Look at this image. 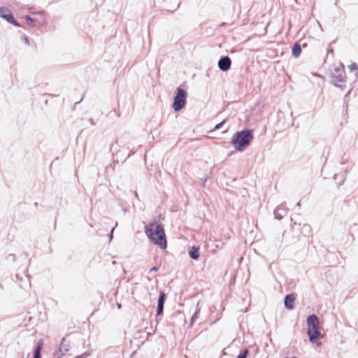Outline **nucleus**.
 <instances>
[{
    "label": "nucleus",
    "instance_id": "13",
    "mask_svg": "<svg viewBox=\"0 0 358 358\" xmlns=\"http://www.w3.org/2000/svg\"><path fill=\"white\" fill-rule=\"evenodd\" d=\"M43 341L42 339L38 340L34 347L33 351V358H42L41 350L43 349Z\"/></svg>",
    "mask_w": 358,
    "mask_h": 358
},
{
    "label": "nucleus",
    "instance_id": "28",
    "mask_svg": "<svg viewBox=\"0 0 358 358\" xmlns=\"http://www.w3.org/2000/svg\"><path fill=\"white\" fill-rule=\"evenodd\" d=\"M158 270H159V267L157 266H155L150 269L149 273L157 271Z\"/></svg>",
    "mask_w": 358,
    "mask_h": 358
},
{
    "label": "nucleus",
    "instance_id": "29",
    "mask_svg": "<svg viewBox=\"0 0 358 358\" xmlns=\"http://www.w3.org/2000/svg\"><path fill=\"white\" fill-rule=\"evenodd\" d=\"M41 15H43V16H45V15H44V11H43V12H38V13H36V15H37L38 17H35L34 19H38V20H40L41 19Z\"/></svg>",
    "mask_w": 358,
    "mask_h": 358
},
{
    "label": "nucleus",
    "instance_id": "16",
    "mask_svg": "<svg viewBox=\"0 0 358 358\" xmlns=\"http://www.w3.org/2000/svg\"><path fill=\"white\" fill-rule=\"evenodd\" d=\"M250 351L248 348L242 349L239 354L238 355L236 358H247V357L249 355Z\"/></svg>",
    "mask_w": 358,
    "mask_h": 358
},
{
    "label": "nucleus",
    "instance_id": "7",
    "mask_svg": "<svg viewBox=\"0 0 358 358\" xmlns=\"http://www.w3.org/2000/svg\"><path fill=\"white\" fill-rule=\"evenodd\" d=\"M231 59L228 55L222 56L217 62V67L222 72L228 71L231 66Z\"/></svg>",
    "mask_w": 358,
    "mask_h": 358
},
{
    "label": "nucleus",
    "instance_id": "4",
    "mask_svg": "<svg viewBox=\"0 0 358 358\" xmlns=\"http://www.w3.org/2000/svg\"><path fill=\"white\" fill-rule=\"evenodd\" d=\"M187 98V91L181 87H177L171 106L175 112L180 111L185 106Z\"/></svg>",
    "mask_w": 358,
    "mask_h": 358
},
{
    "label": "nucleus",
    "instance_id": "31",
    "mask_svg": "<svg viewBox=\"0 0 358 358\" xmlns=\"http://www.w3.org/2000/svg\"><path fill=\"white\" fill-rule=\"evenodd\" d=\"M122 210H123V212H124V213H127V212L128 211V210H127V208L126 207H123V208H122Z\"/></svg>",
    "mask_w": 358,
    "mask_h": 358
},
{
    "label": "nucleus",
    "instance_id": "26",
    "mask_svg": "<svg viewBox=\"0 0 358 358\" xmlns=\"http://www.w3.org/2000/svg\"><path fill=\"white\" fill-rule=\"evenodd\" d=\"M116 145L115 144H113L111 146H110V152L114 155L115 152H116Z\"/></svg>",
    "mask_w": 358,
    "mask_h": 358
},
{
    "label": "nucleus",
    "instance_id": "25",
    "mask_svg": "<svg viewBox=\"0 0 358 358\" xmlns=\"http://www.w3.org/2000/svg\"><path fill=\"white\" fill-rule=\"evenodd\" d=\"M117 222H116L115 226L111 229L110 234H108L109 238H110L109 241H110L112 240V238H113V231L115 230V228L117 227Z\"/></svg>",
    "mask_w": 358,
    "mask_h": 358
},
{
    "label": "nucleus",
    "instance_id": "32",
    "mask_svg": "<svg viewBox=\"0 0 358 358\" xmlns=\"http://www.w3.org/2000/svg\"><path fill=\"white\" fill-rule=\"evenodd\" d=\"M9 256H11V257H12V259H13V261H15V255H12V254H10Z\"/></svg>",
    "mask_w": 358,
    "mask_h": 358
},
{
    "label": "nucleus",
    "instance_id": "2",
    "mask_svg": "<svg viewBox=\"0 0 358 358\" xmlns=\"http://www.w3.org/2000/svg\"><path fill=\"white\" fill-rule=\"evenodd\" d=\"M254 139V130L252 129H244L236 131L231 139V143L236 150L243 152L250 145Z\"/></svg>",
    "mask_w": 358,
    "mask_h": 358
},
{
    "label": "nucleus",
    "instance_id": "6",
    "mask_svg": "<svg viewBox=\"0 0 358 358\" xmlns=\"http://www.w3.org/2000/svg\"><path fill=\"white\" fill-rule=\"evenodd\" d=\"M332 82L345 83V66L341 63L339 66L334 68V71L331 75Z\"/></svg>",
    "mask_w": 358,
    "mask_h": 358
},
{
    "label": "nucleus",
    "instance_id": "40",
    "mask_svg": "<svg viewBox=\"0 0 358 358\" xmlns=\"http://www.w3.org/2000/svg\"><path fill=\"white\" fill-rule=\"evenodd\" d=\"M297 206H301V203H300V201H299V202L297 203Z\"/></svg>",
    "mask_w": 358,
    "mask_h": 358
},
{
    "label": "nucleus",
    "instance_id": "30",
    "mask_svg": "<svg viewBox=\"0 0 358 358\" xmlns=\"http://www.w3.org/2000/svg\"><path fill=\"white\" fill-rule=\"evenodd\" d=\"M89 121H90V124L92 126H94L95 125V122H94V120L92 118H90Z\"/></svg>",
    "mask_w": 358,
    "mask_h": 358
},
{
    "label": "nucleus",
    "instance_id": "33",
    "mask_svg": "<svg viewBox=\"0 0 358 358\" xmlns=\"http://www.w3.org/2000/svg\"><path fill=\"white\" fill-rule=\"evenodd\" d=\"M30 13L34 15H36V12H34V10H30Z\"/></svg>",
    "mask_w": 358,
    "mask_h": 358
},
{
    "label": "nucleus",
    "instance_id": "39",
    "mask_svg": "<svg viewBox=\"0 0 358 358\" xmlns=\"http://www.w3.org/2000/svg\"><path fill=\"white\" fill-rule=\"evenodd\" d=\"M134 153V152H131L129 154V155H128L127 158H128L129 156H131V155H133Z\"/></svg>",
    "mask_w": 358,
    "mask_h": 358
},
{
    "label": "nucleus",
    "instance_id": "43",
    "mask_svg": "<svg viewBox=\"0 0 358 358\" xmlns=\"http://www.w3.org/2000/svg\"><path fill=\"white\" fill-rule=\"evenodd\" d=\"M117 117H120V113L117 114Z\"/></svg>",
    "mask_w": 358,
    "mask_h": 358
},
{
    "label": "nucleus",
    "instance_id": "12",
    "mask_svg": "<svg viewBox=\"0 0 358 358\" xmlns=\"http://www.w3.org/2000/svg\"><path fill=\"white\" fill-rule=\"evenodd\" d=\"M273 214L274 217L276 220H280L284 217L285 215H286L287 209L285 208L283 204H281L274 210Z\"/></svg>",
    "mask_w": 358,
    "mask_h": 358
},
{
    "label": "nucleus",
    "instance_id": "34",
    "mask_svg": "<svg viewBox=\"0 0 358 358\" xmlns=\"http://www.w3.org/2000/svg\"><path fill=\"white\" fill-rule=\"evenodd\" d=\"M134 194H135V196H136L137 199H138V194H137V192H134Z\"/></svg>",
    "mask_w": 358,
    "mask_h": 358
},
{
    "label": "nucleus",
    "instance_id": "27",
    "mask_svg": "<svg viewBox=\"0 0 358 358\" xmlns=\"http://www.w3.org/2000/svg\"><path fill=\"white\" fill-rule=\"evenodd\" d=\"M22 40L27 44H29V38L26 36H22Z\"/></svg>",
    "mask_w": 358,
    "mask_h": 358
},
{
    "label": "nucleus",
    "instance_id": "22",
    "mask_svg": "<svg viewBox=\"0 0 358 358\" xmlns=\"http://www.w3.org/2000/svg\"><path fill=\"white\" fill-rule=\"evenodd\" d=\"M338 82H332L333 85L336 87H338L341 90H344L345 88V85H343V84H340V83H338Z\"/></svg>",
    "mask_w": 358,
    "mask_h": 358
},
{
    "label": "nucleus",
    "instance_id": "41",
    "mask_svg": "<svg viewBox=\"0 0 358 358\" xmlns=\"http://www.w3.org/2000/svg\"><path fill=\"white\" fill-rule=\"evenodd\" d=\"M225 23L224 22H222V24H220V26H222V25H224Z\"/></svg>",
    "mask_w": 358,
    "mask_h": 358
},
{
    "label": "nucleus",
    "instance_id": "38",
    "mask_svg": "<svg viewBox=\"0 0 358 358\" xmlns=\"http://www.w3.org/2000/svg\"><path fill=\"white\" fill-rule=\"evenodd\" d=\"M344 107L345 108V110L347 111L348 110V103H345V106H344Z\"/></svg>",
    "mask_w": 358,
    "mask_h": 358
},
{
    "label": "nucleus",
    "instance_id": "5",
    "mask_svg": "<svg viewBox=\"0 0 358 358\" xmlns=\"http://www.w3.org/2000/svg\"><path fill=\"white\" fill-rule=\"evenodd\" d=\"M0 17L6 20L15 27H20L21 24L15 19L12 12L5 6L0 7Z\"/></svg>",
    "mask_w": 358,
    "mask_h": 358
},
{
    "label": "nucleus",
    "instance_id": "24",
    "mask_svg": "<svg viewBox=\"0 0 358 358\" xmlns=\"http://www.w3.org/2000/svg\"><path fill=\"white\" fill-rule=\"evenodd\" d=\"M335 43V41H332L329 45V48H328V50H327V55H329V54H333L334 53V48L331 46V44L334 43Z\"/></svg>",
    "mask_w": 358,
    "mask_h": 358
},
{
    "label": "nucleus",
    "instance_id": "17",
    "mask_svg": "<svg viewBox=\"0 0 358 358\" xmlns=\"http://www.w3.org/2000/svg\"><path fill=\"white\" fill-rule=\"evenodd\" d=\"M349 69L350 71L357 70V72L355 73L356 78H358V65L356 63H352L349 66Z\"/></svg>",
    "mask_w": 358,
    "mask_h": 358
},
{
    "label": "nucleus",
    "instance_id": "18",
    "mask_svg": "<svg viewBox=\"0 0 358 358\" xmlns=\"http://www.w3.org/2000/svg\"><path fill=\"white\" fill-rule=\"evenodd\" d=\"M228 121V118H225L222 121H221L220 122L217 123L215 127H214V130H219L220 129L223 125Z\"/></svg>",
    "mask_w": 358,
    "mask_h": 358
},
{
    "label": "nucleus",
    "instance_id": "44",
    "mask_svg": "<svg viewBox=\"0 0 358 358\" xmlns=\"http://www.w3.org/2000/svg\"><path fill=\"white\" fill-rule=\"evenodd\" d=\"M27 358H29V354L27 355Z\"/></svg>",
    "mask_w": 358,
    "mask_h": 358
},
{
    "label": "nucleus",
    "instance_id": "11",
    "mask_svg": "<svg viewBox=\"0 0 358 358\" xmlns=\"http://www.w3.org/2000/svg\"><path fill=\"white\" fill-rule=\"evenodd\" d=\"M41 20L34 19V17H31L30 15H25L24 19L26 20L27 24L30 27H35L36 22H38V24H44L46 21V18L43 15H41Z\"/></svg>",
    "mask_w": 358,
    "mask_h": 358
},
{
    "label": "nucleus",
    "instance_id": "35",
    "mask_svg": "<svg viewBox=\"0 0 358 358\" xmlns=\"http://www.w3.org/2000/svg\"><path fill=\"white\" fill-rule=\"evenodd\" d=\"M304 227L307 228L308 229H310V227L309 225H304Z\"/></svg>",
    "mask_w": 358,
    "mask_h": 358
},
{
    "label": "nucleus",
    "instance_id": "14",
    "mask_svg": "<svg viewBox=\"0 0 358 358\" xmlns=\"http://www.w3.org/2000/svg\"><path fill=\"white\" fill-rule=\"evenodd\" d=\"M199 250V246H192L188 251L189 257L193 260H197L200 257Z\"/></svg>",
    "mask_w": 358,
    "mask_h": 358
},
{
    "label": "nucleus",
    "instance_id": "19",
    "mask_svg": "<svg viewBox=\"0 0 358 358\" xmlns=\"http://www.w3.org/2000/svg\"><path fill=\"white\" fill-rule=\"evenodd\" d=\"M248 349H250L252 350V352H254V355H256L259 353V347L257 346L256 345H251L249 346V348Z\"/></svg>",
    "mask_w": 358,
    "mask_h": 358
},
{
    "label": "nucleus",
    "instance_id": "36",
    "mask_svg": "<svg viewBox=\"0 0 358 358\" xmlns=\"http://www.w3.org/2000/svg\"><path fill=\"white\" fill-rule=\"evenodd\" d=\"M117 308L120 309L121 308V303H117Z\"/></svg>",
    "mask_w": 358,
    "mask_h": 358
},
{
    "label": "nucleus",
    "instance_id": "23",
    "mask_svg": "<svg viewBox=\"0 0 358 358\" xmlns=\"http://www.w3.org/2000/svg\"><path fill=\"white\" fill-rule=\"evenodd\" d=\"M354 87H352L351 89L347 92V94L345 95L344 96V102H347L348 101V99H349V96H350V94L352 90Z\"/></svg>",
    "mask_w": 358,
    "mask_h": 358
},
{
    "label": "nucleus",
    "instance_id": "21",
    "mask_svg": "<svg viewBox=\"0 0 358 358\" xmlns=\"http://www.w3.org/2000/svg\"><path fill=\"white\" fill-rule=\"evenodd\" d=\"M91 355V352H85L84 353L76 356L74 358H87Z\"/></svg>",
    "mask_w": 358,
    "mask_h": 358
},
{
    "label": "nucleus",
    "instance_id": "15",
    "mask_svg": "<svg viewBox=\"0 0 358 358\" xmlns=\"http://www.w3.org/2000/svg\"><path fill=\"white\" fill-rule=\"evenodd\" d=\"M301 45L299 42H295L292 48V55L294 57L297 58L301 53Z\"/></svg>",
    "mask_w": 358,
    "mask_h": 358
},
{
    "label": "nucleus",
    "instance_id": "10",
    "mask_svg": "<svg viewBox=\"0 0 358 358\" xmlns=\"http://www.w3.org/2000/svg\"><path fill=\"white\" fill-rule=\"evenodd\" d=\"M296 294L290 293L285 295L284 298V306L287 310H292L294 308Z\"/></svg>",
    "mask_w": 358,
    "mask_h": 358
},
{
    "label": "nucleus",
    "instance_id": "42",
    "mask_svg": "<svg viewBox=\"0 0 358 358\" xmlns=\"http://www.w3.org/2000/svg\"><path fill=\"white\" fill-rule=\"evenodd\" d=\"M285 358H298L296 357H285Z\"/></svg>",
    "mask_w": 358,
    "mask_h": 358
},
{
    "label": "nucleus",
    "instance_id": "1",
    "mask_svg": "<svg viewBox=\"0 0 358 358\" xmlns=\"http://www.w3.org/2000/svg\"><path fill=\"white\" fill-rule=\"evenodd\" d=\"M145 234L154 245L161 249L167 248L166 236L163 225L153 220L145 226Z\"/></svg>",
    "mask_w": 358,
    "mask_h": 358
},
{
    "label": "nucleus",
    "instance_id": "3",
    "mask_svg": "<svg viewBox=\"0 0 358 358\" xmlns=\"http://www.w3.org/2000/svg\"><path fill=\"white\" fill-rule=\"evenodd\" d=\"M306 323L308 326L307 334L309 341L311 343H317L321 338L318 317L315 314L308 315L306 319Z\"/></svg>",
    "mask_w": 358,
    "mask_h": 358
},
{
    "label": "nucleus",
    "instance_id": "8",
    "mask_svg": "<svg viewBox=\"0 0 358 358\" xmlns=\"http://www.w3.org/2000/svg\"><path fill=\"white\" fill-rule=\"evenodd\" d=\"M166 299H167L166 294L163 291H160L159 297H158V300H157L156 317H159V316L163 315L164 303H165Z\"/></svg>",
    "mask_w": 358,
    "mask_h": 358
},
{
    "label": "nucleus",
    "instance_id": "20",
    "mask_svg": "<svg viewBox=\"0 0 358 358\" xmlns=\"http://www.w3.org/2000/svg\"><path fill=\"white\" fill-rule=\"evenodd\" d=\"M197 310L195 311L194 314L191 317L190 322H189V327H192L194 324V322L197 319Z\"/></svg>",
    "mask_w": 358,
    "mask_h": 358
},
{
    "label": "nucleus",
    "instance_id": "37",
    "mask_svg": "<svg viewBox=\"0 0 358 358\" xmlns=\"http://www.w3.org/2000/svg\"><path fill=\"white\" fill-rule=\"evenodd\" d=\"M318 24H319L320 29H321V31H323V28H322V25L320 23H318Z\"/></svg>",
    "mask_w": 358,
    "mask_h": 358
},
{
    "label": "nucleus",
    "instance_id": "9",
    "mask_svg": "<svg viewBox=\"0 0 358 358\" xmlns=\"http://www.w3.org/2000/svg\"><path fill=\"white\" fill-rule=\"evenodd\" d=\"M69 343L66 341L64 337L62 338L59 348V352H57L55 356L57 358H62L67 352H69Z\"/></svg>",
    "mask_w": 358,
    "mask_h": 358
}]
</instances>
